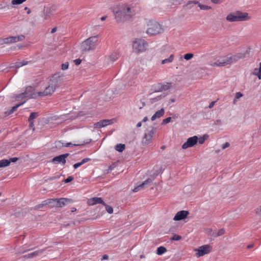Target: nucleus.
Listing matches in <instances>:
<instances>
[{
    "instance_id": "f257e3e1",
    "label": "nucleus",
    "mask_w": 261,
    "mask_h": 261,
    "mask_svg": "<svg viewBox=\"0 0 261 261\" xmlns=\"http://www.w3.org/2000/svg\"><path fill=\"white\" fill-rule=\"evenodd\" d=\"M136 14L134 7L127 4H122L119 6L115 12V19L118 23L129 20Z\"/></svg>"
},
{
    "instance_id": "f03ea898",
    "label": "nucleus",
    "mask_w": 261,
    "mask_h": 261,
    "mask_svg": "<svg viewBox=\"0 0 261 261\" xmlns=\"http://www.w3.org/2000/svg\"><path fill=\"white\" fill-rule=\"evenodd\" d=\"M250 53V49H247L244 53H238L230 57H226L223 59L218 60L212 63L211 65L213 67H223L234 63L241 59L246 58Z\"/></svg>"
},
{
    "instance_id": "7ed1b4c3",
    "label": "nucleus",
    "mask_w": 261,
    "mask_h": 261,
    "mask_svg": "<svg viewBox=\"0 0 261 261\" xmlns=\"http://www.w3.org/2000/svg\"><path fill=\"white\" fill-rule=\"evenodd\" d=\"M226 19L229 22H236L248 20L250 19V17L248 16L247 13L237 11L229 14L226 16Z\"/></svg>"
},
{
    "instance_id": "20e7f679",
    "label": "nucleus",
    "mask_w": 261,
    "mask_h": 261,
    "mask_svg": "<svg viewBox=\"0 0 261 261\" xmlns=\"http://www.w3.org/2000/svg\"><path fill=\"white\" fill-rule=\"evenodd\" d=\"M97 36H92L83 41L81 45V49L82 51H88L94 49L97 42Z\"/></svg>"
},
{
    "instance_id": "39448f33",
    "label": "nucleus",
    "mask_w": 261,
    "mask_h": 261,
    "mask_svg": "<svg viewBox=\"0 0 261 261\" xmlns=\"http://www.w3.org/2000/svg\"><path fill=\"white\" fill-rule=\"evenodd\" d=\"M148 44L147 42L142 39H136L133 43V48L134 52L139 53L146 50Z\"/></svg>"
},
{
    "instance_id": "423d86ee",
    "label": "nucleus",
    "mask_w": 261,
    "mask_h": 261,
    "mask_svg": "<svg viewBox=\"0 0 261 261\" xmlns=\"http://www.w3.org/2000/svg\"><path fill=\"white\" fill-rule=\"evenodd\" d=\"M37 93L34 92V89L31 86L27 87L25 91L16 96V98L17 100L22 99L23 98H35L37 97Z\"/></svg>"
},
{
    "instance_id": "0eeeda50",
    "label": "nucleus",
    "mask_w": 261,
    "mask_h": 261,
    "mask_svg": "<svg viewBox=\"0 0 261 261\" xmlns=\"http://www.w3.org/2000/svg\"><path fill=\"white\" fill-rule=\"evenodd\" d=\"M146 33L150 35H155L163 32L161 25L157 22H150L148 24Z\"/></svg>"
},
{
    "instance_id": "6e6552de",
    "label": "nucleus",
    "mask_w": 261,
    "mask_h": 261,
    "mask_svg": "<svg viewBox=\"0 0 261 261\" xmlns=\"http://www.w3.org/2000/svg\"><path fill=\"white\" fill-rule=\"evenodd\" d=\"M71 200L67 198H53L48 199V201H49V205L50 207H62L65 205V204L67 203H70L71 202Z\"/></svg>"
},
{
    "instance_id": "1a4fd4ad",
    "label": "nucleus",
    "mask_w": 261,
    "mask_h": 261,
    "mask_svg": "<svg viewBox=\"0 0 261 261\" xmlns=\"http://www.w3.org/2000/svg\"><path fill=\"white\" fill-rule=\"evenodd\" d=\"M64 82V75L60 73H57L51 77L49 83L56 89L61 86Z\"/></svg>"
},
{
    "instance_id": "9d476101",
    "label": "nucleus",
    "mask_w": 261,
    "mask_h": 261,
    "mask_svg": "<svg viewBox=\"0 0 261 261\" xmlns=\"http://www.w3.org/2000/svg\"><path fill=\"white\" fill-rule=\"evenodd\" d=\"M155 133L154 128L152 127L151 130L148 132V133H145L142 139V144L143 145H148L152 142L153 136Z\"/></svg>"
},
{
    "instance_id": "9b49d317",
    "label": "nucleus",
    "mask_w": 261,
    "mask_h": 261,
    "mask_svg": "<svg viewBox=\"0 0 261 261\" xmlns=\"http://www.w3.org/2000/svg\"><path fill=\"white\" fill-rule=\"evenodd\" d=\"M69 155V153H68L58 155L51 160V162L54 164H61L64 165L66 162V159Z\"/></svg>"
},
{
    "instance_id": "f8f14e48",
    "label": "nucleus",
    "mask_w": 261,
    "mask_h": 261,
    "mask_svg": "<svg viewBox=\"0 0 261 261\" xmlns=\"http://www.w3.org/2000/svg\"><path fill=\"white\" fill-rule=\"evenodd\" d=\"M212 247L210 245H205L199 247L196 250L198 252V256H203L211 252Z\"/></svg>"
},
{
    "instance_id": "ddd939ff",
    "label": "nucleus",
    "mask_w": 261,
    "mask_h": 261,
    "mask_svg": "<svg viewBox=\"0 0 261 261\" xmlns=\"http://www.w3.org/2000/svg\"><path fill=\"white\" fill-rule=\"evenodd\" d=\"M56 90V89L50 83L49 85L45 88L43 91L37 92V96L43 97L51 95Z\"/></svg>"
},
{
    "instance_id": "4468645a",
    "label": "nucleus",
    "mask_w": 261,
    "mask_h": 261,
    "mask_svg": "<svg viewBox=\"0 0 261 261\" xmlns=\"http://www.w3.org/2000/svg\"><path fill=\"white\" fill-rule=\"evenodd\" d=\"M198 137L193 136L188 139L187 141L182 145V149H187L188 147H193L198 142Z\"/></svg>"
},
{
    "instance_id": "2eb2a0df",
    "label": "nucleus",
    "mask_w": 261,
    "mask_h": 261,
    "mask_svg": "<svg viewBox=\"0 0 261 261\" xmlns=\"http://www.w3.org/2000/svg\"><path fill=\"white\" fill-rule=\"evenodd\" d=\"M171 83H166L165 84H158L156 86L157 88L155 90V92H162L169 89L171 87Z\"/></svg>"
},
{
    "instance_id": "dca6fc26",
    "label": "nucleus",
    "mask_w": 261,
    "mask_h": 261,
    "mask_svg": "<svg viewBox=\"0 0 261 261\" xmlns=\"http://www.w3.org/2000/svg\"><path fill=\"white\" fill-rule=\"evenodd\" d=\"M189 213L187 211H181L176 213L173 220L175 221H180L185 219L189 215Z\"/></svg>"
},
{
    "instance_id": "f3484780",
    "label": "nucleus",
    "mask_w": 261,
    "mask_h": 261,
    "mask_svg": "<svg viewBox=\"0 0 261 261\" xmlns=\"http://www.w3.org/2000/svg\"><path fill=\"white\" fill-rule=\"evenodd\" d=\"M88 203L90 205H93L96 204H101L106 205V203L103 201L102 199L100 197H93L88 200Z\"/></svg>"
},
{
    "instance_id": "a211bd4d",
    "label": "nucleus",
    "mask_w": 261,
    "mask_h": 261,
    "mask_svg": "<svg viewBox=\"0 0 261 261\" xmlns=\"http://www.w3.org/2000/svg\"><path fill=\"white\" fill-rule=\"evenodd\" d=\"M45 249H39L33 252L29 253L24 256L25 258H33L35 256H40L45 251Z\"/></svg>"
},
{
    "instance_id": "6ab92c4d",
    "label": "nucleus",
    "mask_w": 261,
    "mask_h": 261,
    "mask_svg": "<svg viewBox=\"0 0 261 261\" xmlns=\"http://www.w3.org/2000/svg\"><path fill=\"white\" fill-rule=\"evenodd\" d=\"M191 4H198L199 7L200 8V9L201 10H207L211 9L212 8L210 6L201 4L199 3V2L196 1H189L188 3H187V6H188L189 5H190Z\"/></svg>"
},
{
    "instance_id": "aec40b11",
    "label": "nucleus",
    "mask_w": 261,
    "mask_h": 261,
    "mask_svg": "<svg viewBox=\"0 0 261 261\" xmlns=\"http://www.w3.org/2000/svg\"><path fill=\"white\" fill-rule=\"evenodd\" d=\"M164 109L162 108L161 110L157 111L155 114L152 116L151 119L152 121H154L156 118H160L163 116L164 114Z\"/></svg>"
},
{
    "instance_id": "412c9836",
    "label": "nucleus",
    "mask_w": 261,
    "mask_h": 261,
    "mask_svg": "<svg viewBox=\"0 0 261 261\" xmlns=\"http://www.w3.org/2000/svg\"><path fill=\"white\" fill-rule=\"evenodd\" d=\"M24 38V36L22 35L18 36H10V42L11 43H15L19 41H22Z\"/></svg>"
},
{
    "instance_id": "4be33fe9",
    "label": "nucleus",
    "mask_w": 261,
    "mask_h": 261,
    "mask_svg": "<svg viewBox=\"0 0 261 261\" xmlns=\"http://www.w3.org/2000/svg\"><path fill=\"white\" fill-rule=\"evenodd\" d=\"M152 183V180L150 178H148L146 180H145L143 182H142L141 184L139 185V186L141 188V189L146 188L148 187L149 186H151Z\"/></svg>"
},
{
    "instance_id": "5701e85b",
    "label": "nucleus",
    "mask_w": 261,
    "mask_h": 261,
    "mask_svg": "<svg viewBox=\"0 0 261 261\" xmlns=\"http://www.w3.org/2000/svg\"><path fill=\"white\" fill-rule=\"evenodd\" d=\"M91 159L88 158H86L83 159L81 162L77 163L73 165V167L74 169H76L78 167H80L81 166L83 165L86 163H87L88 162L90 161Z\"/></svg>"
},
{
    "instance_id": "b1692460",
    "label": "nucleus",
    "mask_w": 261,
    "mask_h": 261,
    "mask_svg": "<svg viewBox=\"0 0 261 261\" xmlns=\"http://www.w3.org/2000/svg\"><path fill=\"white\" fill-rule=\"evenodd\" d=\"M91 141H92L91 139H89V140H87L86 141H84L83 143H79V144H72L71 143H66V144H65L64 146L65 147H69L70 146H77L84 145L85 144L90 143Z\"/></svg>"
},
{
    "instance_id": "393cba45",
    "label": "nucleus",
    "mask_w": 261,
    "mask_h": 261,
    "mask_svg": "<svg viewBox=\"0 0 261 261\" xmlns=\"http://www.w3.org/2000/svg\"><path fill=\"white\" fill-rule=\"evenodd\" d=\"M119 57V54L116 52L113 53L108 58V60H110L109 62H113L115 61L117 59H118Z\"/></svg>"
},
{
    "instance_id": "a878e982",
    "label": "nucleus",
    "mask_w": 261,
    "mask_h": 261,
    "mask_svg": "<svg viewBox=\"0 0 261 261\" xmlns=\"http://www.w3.org/2000/svg\"><path fill=\"white\" fill-rule=\"evenodd\" d=\"M24 103V101L22 103H20L19 104L16 105V106L13 107L10 111H8L5 112V115L6 116H7V115H9L12 114L13 112H14L15 111H16V110L19 106H20Z\"/></svg>"
},
{
    "instance_id": "bb28decb",
    "label": "nucleus",
    "mask_w": 261,
    "mask_h": 261,
    "mask_svg": "<svg viewBox=\"0 0 261 261\" xmlns=\"http://www.w3.org/2000/svg\"><path fill=\"white\" fill-rule=\"evenodd\" d=\"M125 145L122 144H118L115 146V149L119 152H122L125 149Z\"/></svg>"
},
{
    "instance_id": "cd10ccee",
    "label": "nucleus",
    "mask_w": 261,
    "mask_h": 261,
    "mask_svg": "<svg viewBox=\"0 0 261 261\" xmlns=\"http://www.w3.org/2000/svg\"><path fill=\"white\" fill-rule=\"evenodd\" d=\"M174 56L173 55H171L168 58L162 60V64H166L168 63L172 62L174 59Z\"/></svg>"
},
{
    "instance_id": "c85d7f7f",
    "label": "nucleus",
    "mask_w": 261,
    "mask_h": 261,
    "mask_svg": "<svg viewBox=\"0 0 261 261\" xmlns=\"http://www.w3.org/2000/svg\"><path fill=\"white\" fill-rule=\"evenodd\" d=\"M50 9L49 8H46L44 9V19L46 20L49 17L50 14Z\"/></svg>"
},
{
    "instance_id": "c756f323",
    "label": "nucleus",
    "mask_w": 261,
    "mask_h": 261,
    "mask_svg": "<svg viewBox=\"0 0 261 261\" xmlns=\"http://www.w3.org/2000/svg\"><path fill=\"white\" fill-rule=\"evenodd\" d=\"M10 164V161L8 160H2L0 161V168L5 167Z\"/></svg>"
},
{
    "instance_id": "7c9ffc66",
    "label": "nucleus",
    "mask_w": 261,
    "mask_h": 261,
    "mask_svg": "<svg viewBox=\"0 0 261 261\" xmlns=\"http://www.w3.org/2000/svg\"><path fill=\"white\" fill-rule=\"evenodd\" d=\"M10 41V37L5 38H1L0 39V44L3 45L4 44L11 43Z\"/></svg>"
},
{
    "instance_id": "2f4dec72",
    "label": "nucleus",
    "mask_w": 261,
    "mask_h": 261,
    "mask_svg": "<svg viewBox=\"0 0 261 261\" xmlns=\"http://www.w3.org/2000/svg\"><path fill=\"white\" fill-rule=\"evenodd\" d=\"M49 201H48V199L44 201L42 203L39 204L35 206V209H39L43 207L44 206L49 205Z\"/></svg>"
},
{
    "instance_id": "473e14b6",
    "label": "nucleus",
    "mask_w": 261,
    "mask_h": 261,
    "mask_svg": "<svg viewBox=\"0 0 261 261\" xmlns=\"http://www.w3.org/2000/svg\"><path fill=\"white\" fill-rule=\"evenodd\" d=\"M167 251L165 247L163 246H160L157 249V254L158 255H162Z\"/></svg>"
},
{
    "instance_id": "72a5a7b5",
    "label": "nucleus",
    "mask_w": 261,
    "mask_h": 261,
    "mask_svg": "<svg viewBox=\"0 0 261 261\" xmlns=\"http://www.w3.org/2000/svg\"><path fill=\"white\" fill-rule=\"evenodd\" d=\"M39 114L37 112H32L31 113L30 117L28 119L29 122H31V121H33V119L36 118L38 116Z\"/></svg>"
},
{
    "instance_id": "f704fd0d",
    "label": "nucleus",
    "mask_w": 261,
    "mask_h": 261,
    "mask_svg": "<svg viewBox=\"0 0 261 261\" xmlns=\"http://www.w3.org/2000/svg\"><path fill=\"white\" fill-rule=\"evenodd\" d=\"M165 96L166 95L165 94H162L161 95L158 96L154 98H152L151 99V102H154L158 101L160 100L161 98L165 97Z\"/></svg>"
},
{
    "instance_id": "c9c22d12",
    "label": "nucleus",
    "mask_w": 261,
    "mask_h": 261,
    "mask_svg": "<svg viewBox=\"0 0 261 261\" xmlns=\"http://www.w3.org/2000/svg\"><path fill=\"white\" fill-rule=\"evenodd\" d=\"M27 0H12V4L13 5H20L25 2Z\"/></svg>"
},
{
    "instance_id": "e433bc0d",
    "label": "nucleus",
    "mask_w": 261,
    "mask_h": 261,
    "mask_svg": "<svg viewBox=\"0 0 261 261\" xmlns=\"http://www.w3.org/2000/svg\"><path fill=\"white\" fill-rule=\"evenodd\" d=\"M106 206V209L107 212L109 214H112L113 212V208L112 206L107 205L106 203V205H104Z\"/></svg>"
},
{
    "instance_id": "4c0bfd02",
    "label": "nucleus",
    "mask_w": 261,
    "mask_h": 261,
    "mask_svg": "<svg viewBox=\"0 0 261 261\" xmlns=\"http://www.w3.org/2000/svg\"><path fill=\"white\" fill-rule=\"evenodd\" d=\"M181 239V237L176 234H174L171 238V240L173 241H179Z\"/></svg>"
},
{
    "instance_id": "58836bf2",
    "label": "nucleus",
    "mask_w": 261,
    "mask_h": 261,
    "mask_svg": "<svg viewBox=\"0 0 261 261\" xmlns=\"http://www.w3.org/2000/svg\"><path fill=\"white\" fill-rule=\"evenodd\" d=\"M194 55L191 53H188L185 55L184 58L186 60H189L193 57Z\"/></svg>"
},
{
    "instance_id": "ea45409f",
    "label": "nucleus",
    "mask_w": 261,
    "mask_h": 261,
    "mask_svg": "<svg viewBox=\"0 0 261 261\" xmlns=\"http://www.w3.org/2000/svg\"><path fill=\"white\" fill-rule=\"evenodd\" d=\"M207 137L208 136L207 135H204L203 137H200L198 140L199 143L200 144H203Z\"/></svg>"
},
{
    "instance_id": "a19ab883",
    "label": "nucleus",
    "mask_w": 261,
    "mask_h": 261,
    "mask_svg": "<svg viewBox=\"0 0 261 261\" xmlns=\"http://www.w3.org/2000/svg\"><path fill=\"white\" fill-rule=\"evenodd\" d=\"M171 119H172L171 117H168V118L164 119L162 121V124L164 125V124L169 123L171 121Z\"/></svg>"
},
{
    "instance_id": "79ce46f5",
    "label": "nucleus",
    "mask_w": 261,
    "mask_h": 261,
    "mask_svg": "<svg viewBox=\"0 0 261 261\" xmlns=\"http://www.w3.org/2000/svg\"><path fill=\"white\" fill-rule=\"evenodd\" d=\"M225 230L224 228H222L217 231V236H221L225 233Z\"/></svg>"
},
{
    "instance_id": "37998d69",
    "label": "nucleus",
    "mask_w": 261,
    "mask_h": 261,
    "mask_svg": "<svg viewBox=\"0 0 261 261\" xmlns=\"http://www.w3.org/2000/svg\"><path fill=\"white\" fill-rule=\"evenodd\" d=\"M101 123V121H99V122H98L97 123H95L94 124V127L95 128H98L103 127L102 124Z\"/></svg>"
},
{
    "instance_id": "c03bdc74",
    "label": "nucleus",
    "mask_w": 261,
    "mask_h": 261,
    "mask_svg": "<svg viewBox=\"0 0 261 261\" xmlns=\"http://www.w3.org/2000/svg\"><path fill=\"white\" fill-rule=\"evenodd\" d=\"M74 179V178L72 176H68L66 179L64 180L65 183H68L72 181Z\"/></svg>"
},
{
    "instance_id": "a18cd8bd",
    "label": "nucleus",
    "mask_w": 261,
    "mask_h": 261,
    "mask_svg": "<svg viewBox=\"0 0 261 261\" xmlns=\"http://www.w3.org/2000/svg\"><path fill=\"white\" fill-rule=\"evenodd\" d=\"M243 96V94L241 92H237L236 94L235 99H234L233 102L234 103L237 99H239Z\"/></svg>"
},
{
    "instance_id": "49530a36",
    "label": "nucleus",
    "mask_w": 261,
    "mask_h": 261,
    "mask_svg": "<svg viewBox=\"0 0 261 261\" xmlns=\"http://www.w3.org/2000/svg\"><path fill=\"white\" fill-rule=\"evenodd\" d=\"M62 69V70H66L68 68V63L66 62L65 63L62 64L61 65Z\"/></svg>"
},
{
    "instance_id": "de8ad7c7",
    "label": "nucleus",
    "mask_w": 261,
    "mask_h": 261,
    "mask_svg": "<svg viewBox=\"0 0 261 261\" xmlns=\"http://www.w3.org/2000/svg\"><path fill=\"white\" fill-rule=\"evenodd\" d=\"M101 123H102L103 127L109 125L108 123V122H109L108 119H104L103 120H101Z\"/></svg>"
},
{
    "instance_id": "09e8293b",
    "label": "nucleus",
    "mask_w": 261,
    "mask_h": 261,
    "mask_svg": "<svg viewBox=\"0 0 261 261\" xmlns=\"http://www.w3.org/2000/svg\"><path fill=\"white\" fill-rule=\"evenodd\" d=\"M258 73V78L260 80L261 79V62L259 63V67L258 68V71H257Z\"/></svg>"
},
{
    "instance_id": "8fccbe9b",
    "label": "nucleus",
    "mask_w": 261,
    "mask_h": 261,
    "mask_svg": "<svg viewBox=\"0 0 261 261\" xmlns=\"http://www.w3.org/2000/svg\"><path fill=\"white\" fill-rule=\"evenodd\" d=\"M222 124V121H221V119H218V120H216L215 122H214V124L215 125H220Z\"/></svg>"
},
{
    "instance_id": "3c124183",
    "label": "nucleus",
    "mask_w": 261,
    "mask_h": 261,
    "mask_svg": "<svg viewBox=\"0 0 261 261\" xmlns=\"http://www.w3.org/2000/svg\"><path fill=\"white\" fill-rule=\"evenodd\" d=\"M230 146V144L228 142H226L222 145V148L224 149Z\"/></svg>"
},
{
    "instance_id": "603ef678",
    "label": "nucleus",
    "mask_w": 261,
    "mask_h": 261,
    "mask_svg": "<svg viewBox=\"0 0 261 261\" xmlns=\"http://www.w3.org/2000/svg\"><path fill=\"white\" fill-rule=\"evenodd\" d=\"M19 159L18 158L15 157V158H11L8 161H10V163L11 162H15L17 161H18Z\"/></svg>"
},
{
    "instance_id": "864d4df0",
    "label": "nucleus",
    "mask_w": 261,
    "mask_h": 261,
    "mask_svg": "<svg viewBox=\"0 0 261 261\" xmlns=\"http://www.w3.org/2000/svg\"><path fill=\"white\" fill-rule=\"evenodd\" d=\"M74 62L76 65H79L81 63L82 60H81L80 59H77L74 60Z\"/></svg>"
},
{
    "instance_id": "5fc2aeb1",
    "label": "nucleus",
    "mask_w": 261,
    "mask_h": 261,
    "mask_svg": "<svg viewBox=\"0 0 261 261\" xmlns=\"http://www.w3.org/2000/svg\"><path fill=\"white\" fill-rule=\"evenodd\" d=\"M141 190V188L139 186H138L137 187H136L134 189H133V192H138L139 191Z\"/></svg>"
},
{
    "instance_id": "6e6d98bb",
    "label": "nucleus",
    "mask_w": 261,
    "mask_h": 261,
    "mask_svg": "<svg viewBox=\"0 0 261 261\" xmlns=\"http://www.w3.org/2000/svg\"><path fill=\"white\" fill-rule=\"evenodd\" d=\"M21 66H22L21 62H18V63H16L15 64V65L14 67H15L16 68H18Z\"/></svg>"
},
{
    "instance_id": "4d7b16f0",
    "label": "nucleus",
    "mask_w": 261,
    "mask_h": 261,
    "mask_svg": "<svg viewBox=\"0 0 261 261\" xmlns=\"http://www.w3.org/2000/svg\"><path fill=\"white\" fill-rule=\"evenodd\" d=\"M30 122V124H29V126L30 128H32L33 130H35V127H34V122L33 121H31V122Z\"/></svg>"
},
{
    "instance_id": "13d9d810",
    "label": "nucleus",
    "mask_w": 261,
    "mask_h": 261,
    "mask_svg": "<svg viewBox=\"0 0 261 261\" xmlns=\"http://www.w3.org/2000/svg\"><path fill=\"white\" fill-rule=\"evenodd\" d=\"M256 214L261 216V206L259 208L256 209Z\"/></svg>"
},
{
    "instance_id": "bf43d9fd",
    "label": "nucleus",
    "mask_w": 261,
    "mask_h": 261,
    "mask_svg": "<svg viewBox=\"0 0 261 261\" xmlns=\"http://www.w3.org/2000/svg\"><path fill=\"white\" fill-rule=\"evenodd\" d=\"M211 2L216 4H220L222 2L221 0H211Z\"/></svg>"
},
{
    "instance_id": "052dcab7",
    "label": "nucleus",
    "mask_w": 261,
    "mask_h": 261,
    "mask_svg": "<svg viewBox=\"0 0 261 261\" xmlns=\"http://www.w3.org/2000/svg\"><path fill=\"white\" fill-rule=\"evenodd\" d=\"M59 177H60V176H59V175L50 177V178H48V180H55L57 178H59Z\"/></svg>"
},
{
    "instance_id": "680f3d73",
    "label": "nucleus",
    "mask_w": 261,
    "mask_h": 261,
    "mask_svg": "<svg viewBox=\"0 0 261 261\" xmlns=\"http://www.w3.org/2000/svg\"><path fill=\"white\" fill-rule=\"evenodd\" d=\"M258 71V68H255L254 70V72H253V74L255 75H256L258 77V73L257 71Z\"/></svg>"
},
{
    "instance_id": "e2e57ef3",
    "label": "nucleus",
    "mask_w": 261,
    "mask_h": 261,
    "mask_svg": "<svg viewBox=\"0 0 261 261\" xmlns=\"http://www.w3.org/2000/svg\"><path fill=\"white\" fill-rule=\"evenodd\" d=\"M211 235L214 238L219 237L218 236H217V231H214Z\"/></svg>"
},
{
    "instance_id": "0e129e2a",
    "label": "nucleus",
    "mask_w": 261,
    "mask_h": 261,
    "mask_svg": "<svg viewBox=\"0 0 261 261\" xmlns=\"http://www.w3.org/2000/svg\"><path fill=\"white\" fill-rule=\"evenodd\" d=\"M109 122H108V124H113L115 122V120L114 119H108Z\"/></svg>"
},
{
    "instance_id": "69168bd1",
    "label": "nucleus",
    "mask_w": 261,
    "mask_h": 261,
    "mask_svg": "<svg viewBox=\"0 0 261 261\" xmlns=\"http://www.w3.org/2000/svg\"><path fill=\"white\" fill-rule=\"evenodd\" d=\"M215 102H216V101H212V102H211L210 103L208 107H209L210 108H213V107H214V105H215Z\"/></svg>"
},
{
    "instance_id": "338daca9",
    "label": "nucleus",
    "mask_w": 261,
    "mask_h": 261,
    "mask_svg": "<svg viewBox=\"0 0 261 261\" xmlns=\"http://www.w3.org/2000/svg\"><path fill=\"white\" fill-rule=\"evenodd\" d=\"M57 28L56 27L54 28L51 31V33H55L57 31Z\"/></svg>"
},
{
    "instance_id": "774afa93",
    "label": "nucleus",
    "mask_w": 261,
    "mask_h": 261,
    "mask_svg": "<svg viewBox=\"0 0 261 261\" xmlns=\"http://www.w3.org/2000/svg\"><path fill=\"white\" fill-rule=\"evenodd\" d=\"M108 257H109L108 255L105 254V255H103L102 259V260L107 259L108 258Z\"/></svg>"
}]
</instances>
